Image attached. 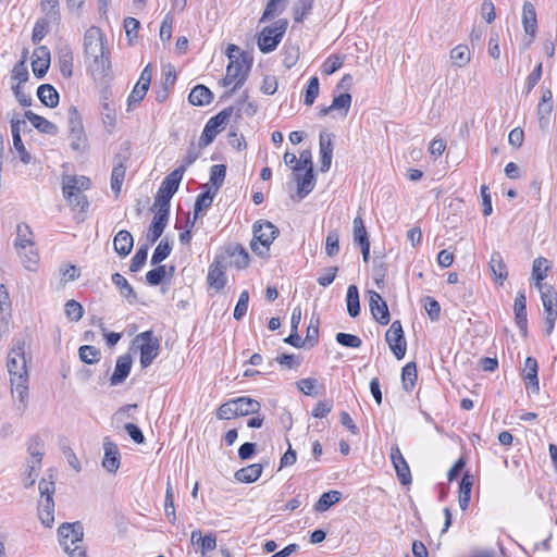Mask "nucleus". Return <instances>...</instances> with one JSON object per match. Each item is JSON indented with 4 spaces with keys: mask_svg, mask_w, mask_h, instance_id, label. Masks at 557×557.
Returning <instances> with one entry per match:
<instances>
[{
    "mask_svg": "<svg viewBox=\"0 0 557 557\" xmlns=\"http://www.w3.org/2000/svg\"><path fill=\"white\" fill-rule=\"evenodd\" d=\"M25 341L21 338L14 339V346L8 358V371L12 385V394L17 395L23 408L26 407L28 398V372L25 359Z\"/></svg>",
    "mask_w": 557,
    "mask_h": 557,
    "instance_id": "obj_1",
    "label": "nucleus"
},
{
    "mask_svg": "<svg viewBox=\"0 0 557 557\" xmlns=\"http://www.w3.org/2000/svg\"><path fill=\"white\" fill-rule=\"evenodd\" d=\"M227 57L230 63L226 67V74L222 79V85L226 87L235 83L233 88L227 92V96H230L239 89L247 81L252 59L249 58L247 53L240 52L239 47L233 44L227 48Z\"/></svg>",
    "mask_w": 557,
    "mask_h": 557,
    "instance_id": "obj_2",
    "label": "nucleus"
},
{
    "mask_svg": "<svg viewBox=\"0 0 557 557\" xmlns=\"http://www.w3.org/2000/svg\"><path fill=\"white\" fill-rule=\"evenodd\" d=\"M58 535L60 545L70 557H86V549L79 545L84 536V528L79 521L62 523Z\"/></svg>",
    "mask_w": 557,
    "mask_h": 557,
    "instance_id": "obj_3",
    "label": "nucleus"
},
{
    "mask_svg": "<svg viewBox=\"0 0 557 557\" xmlns=\"http://www.w3.org/2000/svg\"><path fill=\"white\" fill-rule=\"evenodd\" d=\"M252 233L251 250L261 258L269 257L270 246L278 236L280 230L270 221L259 220L253 223Z\"/></svg>",
    "mask_w": 557,
    "mask_h": 557,
    "instance_id": "obj_4",
    "label": "nucleus"
},
{
    "mask_svg": "<svg viewBox=\"0 0 557 557\" xmlns=\"http://www.w3.org/2000/svg\"><path fill=\"white\" fill-rule=\"evenodd\" d=\"M184 175L183 168H176L165 176L154 197L153 208L157 211L170 214L171 199L177 191Z\"/></svg>",
    "mask_w": 557,
    "mask_h": 557,
    "instance_id": "obj_5",
    "label": "nucleus"
},
{
    "mask_svg": "<svg viewBox=\"0 0 557 557\" xmlns=\"http://www.w3.org/2000/svg\"><path fill=\"white\" fill-rule=\"evenodd\" d=\"M288 26L286 18L277 20L273 25L265 26L259 34L257 45L262 53L274 51L283 39Z\"/></svg>",
    "mask_w": 557,
    "mask_h": 557,
    "instance_id": "obj_6",
    "label": "nucleus"
},
{
    "mask_svg": "<svg viewBox=\"0 0 557 557\" xmlns=\"http://www.w3.org/2000/svg\"><path fill=\"white\" fill-rule=\"evenodd\" d=\"M134 343L138 344L140 351V367L148 368L160 352V341L153 335L151 330L145 331L136 335Z\"/></svg>",
    "mask_w": 557,
    "mask_h": 557,
    "instance_id": "obj_7",
    "label": "nucleus"
},
{
    "mask_svg": "<svg viewBox=\"0 0 557 557\" xmlns=\"http://www.w3.org/2000/svg\"><path fill=\"white\" fill-rule=\"evenodd\" d=\"M69 136L71 137V148L77 152H85L87 149V137L84 132L82 117L75 106L67 110Z\"/></svg>",
    "mask_w": 557,
    "mask_h": 557,
    "instance_id": "obj_8",
    "label": "nucleus"
},
{
    "mask_svg": "<svg viewBox=\"0 0 557 557\" xmlns=\"http://www.w3.org/2000/svg\"><path fill=\"white\" fill-rule=\"evenodd\" d=\"M132 156L128 141L121 144L119 152L113 158V170L111 173V189L119 195L125 177L126 163Z\"/></svg>",
    "mask_w": 557,
    "mask_h": 557,
    "instance_id": "obj_9",
    "label": "nucleus"
},
{
    "mask_svg": "<svg viewBox=\"0 0 557 557\" xmlns=\"http://www.w3.org/2000/svg\"><path fill=\"white\" fill-rule=\"evenodd\" d=\"M234 111L233 107L224 108L212 116L205 125L199 139L200 147H207L215 139L216 135L224 128Z\"/></svg>",
    "mask_w": 557,
    "mask_h": 557,
    "instance_id": "obj_10",
    "label": "nucleus"
},
{
    "mask_svg": "<svg viewBox=\"0 0 557 557\" xmlns=\"http://www.w3.org/2000/svg\"><path fill=\"white\" fill-rule=\"evenodd\" d=\"M218 257H223V262L227 263V267H235L237 270L246 269L250 261L247 249L238 243L225 245L223 250L218 253Z\"/></svg>",
    "mask_w": 557,
    "mask_h": 557,
    "instance_id": "obj_11",
    "label": "nucleus"
},
{
    "mask_svg": "<svg viewBox=\"0 0 557 557\" xmlns=\"http://www.w3.org/2000/svg\"><path fill=\"white\" fill-rule=\"evenodd\" d=\"M385 341L396 359L401 360L407 351V343L403 325L399 320H395L391 324L389 329L385 333Z\"/></svg>",
    "mask_w": 557,
    "mask_h": 557,
    "instance_id": "obj_12",
    "label": "nucleus"
},
{
    "mask_svg": "<svg viewBox=\"0 0 557 557\" xmlns=\"http://www.w3.org/2000/svg\"><path fill=\"white\" fill-rule=\"evenodd\" d=\"M84 54L86 58L96 57L106 51L104 36L100 28L96 26L89 27L84 34Z\"/></svg>",
    "mask_w": 557,
    "mask_h": 557,
    "instance_id": "obj_13",
    "label": "nucleus"
},
{
    "mask_svg": "<svg viewBox=\"0 0 557 557\" xmlns=\"http://www.w3.org/2000/svg\"><path fill=\"white\" fill-rule=\"evenodd\" d=\"M70 176H64L62 191L64 198L69 201V203L73 207V209H79L81 211H86L89 207V202L87 197L83 194L79 186L77 184L70 182Z\"/></svg>",
    "mask_w": 557,
    "mask_h": 557,
    "instance_id": "obj_14",
    "label": "nucleus"
},
{
    "mask_svg": "<svg viewBox=\"0 0 557 557\" xmlns=\"http://www.w3.org/2000/svg\"><path fill=\"white\" fill-rule=\"evenodd\" d=\"M369 308L373 319L381 325H386L391 321V314L386 301L375 290H369Z\"/></svg>",
    "mask_w": 557,
    "mask_h": 557,
    "instance_id": "obj_15",
    "label": "nucleus"
},
{
    "mask_svg": "<svg viewBox=\"0 0 557 557\" xmlns=\"http://www.w3.org/2000/svg\"><path fill=\"white\" fill-rule=\"evenodd\" d=\"M226 268L227 263L223 262V257H218V255L209 267L207 282L216 290H221L226 284Z\"/></svg>",
    "mask_w": 557,
    "mask_h": 557,
    "instance_id": "obj_16",
    "label": "nucleus"
},
{
    "mask_svg": "<svg viewBox=\"0 0 557 557\" xmlns=\"http://www.w3.org/2000/svg\"><path fill=\"white\" fill-rule=\"evenodd\" d=\"M515 321L523 337L528 334V314L525 292L519 290L513 302Z\"/></svg>",
    "mask_w": 557,
    "mask_h": 557,
    "instance_id": "obj_17",
    "label": "nucleus"
},
{
    "mask_svg": "<svg viewBox=\"0 0 557 557\" xmlns=\"http://www.w3.org/2000/svg\"><path fill=\"white\" fill-rule=\"evenodd\" d=\"M32 62L33 73L37 78H42L50 66V51L46 46H39L34 50Z\"/></svg>",
    "mask_w": 557,
    "mask_h": 557,
    "instance_id": "obj_18",
    "label": "nucleus"
},
{
    "mask_svg": "<svg viewBox=\"0 0 557 557\" xmlns=\"http://www.w3.org/2000/svg\"><path fill=\"white\" fill-rule=\"evenodd\" d=\"M553 111V94L550 89L542 92L541 100L537 104L539 126L542 131H547Z\"/></svg>",
    "mask_w": 557,
    "mask_h": 557,
    "instance_id": "obj_19",
    "label": "nucleus"
},
{
    "mask_svg": "<svg viewBox=\"0 0 557 557\" xmlns=\"http://www.w3.org/2000/svg\"><path fill=\"white\" fill-rule=\"evenodd\" d=\"M132 364L133 360L131 355L126 354L117 357L114 371L110 377V385L116 386L122 384L129 375Z\"/></svg>",
    "mask_w": 557,
    "mask_h": 557,
    "instance_id": "obj_20",
    "label": "nucleus"
},
{
    "mask_svg": "<svg viewBox=\"0 0 557 557\" xmlns=\"http://www.w3.org/2000/svg\"><path fill=\"white\" fill-rule=\"evenodd\" d=\"M522 24L527 35L531 38L525 44V47H529L533 39L535 38L536 29H537V20L536 12L534 5L530 1H525L522 8Z\"/></svg>",
    "mask_w": 557,
    "mask_h": 557,
    "instance_id": "obj_21",
    "label": "nucleus"
},
{
    "mask_svg": "<svg viewBox=\"0 0 557 557\" xmlns=\"http://www.w3.org/2000/svg\"><path fill=\"white\" fill-rule=\"evenodd\" d=\"M170 214L159 212L157 211L153 215V219L149 225L148 232H147V240L150 245L154 244L163 234L168 222H169Z\"/></svg>",
    "mask_w": 557,
    "mask_h": 557,
    "instance_id": "obj_22",
    "label": "nucleus"
},
{
    "mask_svg": "<svg viewBox=\"0 0 557 557\" xmlns=\"http://www.w3.org/2000/svg\"><path fill=\"white\" fill-rule=\"evenodd\" d=\"M333 134L322 132L320 134L321 172H327L331 168L333 156Z\"/></svg>",
    "mask_w": 557,
    "mask_h": 557,
    "instance_id": "obj_23",
    "label": "nucleus"
},
{
    "mask_svg": "<svg viewBox=\"0 0 557 557\" xmlns=\"http://www.w3.org/2000/svg\"><path fill=\"white\" fill-rule=\"evenodd\" d=\"M397 479L403 486H409L412 482L411 471L404 455H389Z\"/></svg>",
    "mask_w": 557,
    "mask_h": 557,
    "instance_id": "obj_24",
    "label": "nucleus"
},
{
    "mask_svg": "<svg viewBox=\"0 0 557 557\" xmlns=\"http://www.w3.org/2000/svg\"><path fill=\"white\" fill-rule=\"evenodd\" d=\"M297 182V196L299 199L307 197L315 185V176L313 169H307L304 174L295 173Z\"/></svg>",
    "mask_w": 557,
    "mask_h": 557,
    "instance_id": "obj_25",
    "label": "nucleus"
},
{
    "mask_svg": "<svg viewBox=\"0 0 557 557\" xmlns=\"http://www.w3.org/2000/svg\"><path fill=\"white\" fill-rule=\"evenodd\" d=\"M24 116L40 133L48 135H57L59 133V127L54 123L30 110L25 111Z\"/></svg>",
    "mask_w": 557,
    "mask_h": 557,
    "instance_id": "obj_26",
    "label": "nucleus"
},
{
    "mask_svg": "<svg viewBox=\"0 0 557 557\" xmlns=\"http://www.w3.org/2000/svg\"><path fill=\"white\" fill-rule=\"evenodd\" d=\"M134 246L133 235L126 231L122 230L117 232V234L113 238V247L115 252L122 258L128 256Z\"/></svg>",
    "mask_w": 557,
    "mask_h": 557,
    "instance_id": "obj_27",
    "label": "nucleus"
},
{
    "mask_svg": "<svg viewBox=\"0 0 557 557\" xmlns=\"http://www.w3.org/2000/svg\"><path fill=\"white\" fill-rule=\"evenodd\" d=\"M215 195L216 193L212 191L211 188H207V190L197 196L194 205V219L190 222V227H193L196 220L202 216L203 212L211 207Z\"/></svg>",
    "mask_w": 557,
    "mask_h": 557,
    "instance_id": "obj_28",
    "label": "nucleus"
},
{
    "mask_svg": "<svg viewBox=\"0 0 557 557\" xmlns=\"http://www.w3.org/2000/svg\"><path fill=\"white\" fill-rule=\"evenodd\" d=\"M488 265L494 275L495 282L503 285L504 281L508 276V271L499 251H494L492 253Z\"/></svg>",
    "mask_w": 557,
    "mask_h": 557,
    "instance_id": "obj_29",
    "label": "nucleus"
},
{
    "mask_svg": "<svg viewBox=\"0 0 557 557\" xmlns=\"http://www.w3.org/2000/svg\"><path fill=\"white\" fill-rule=\"evenodd\" d=\"M540 293L546 318H557V292L555 288L548 286Z\"/></svg>",
    "mask_w": 557,
    "mask_h": 557,
    "instance_id": "obj_30",
    "label": "nucleus"
},
{
    "mask_svg": "<svg viewBox=\"0 0 557 557\" xmlns=\"http://www.w3.org/2000/svg\"><path fill=\"white\" fill-rule=\"evenodd\" d=\"M213 100V92L205 85L195 86L188 96V101L193 106L202 107Z\"/></svg>",
    "mask_w": 557,
    "mask_h": 557,
    "instance_id": "obj_31",
    "label": "nucleus"
},
{
    "mask_svg": "<svg viewBox=\"0 0 557 557\" xmlns=\"http://www.w3.org/2000/svg\"><path fill=\"white\" fill-rule=\"evenodd\" d=\"M37 97L48 108H55L59 104L60 96L57 89L50 84H42L37 89Z\"/></svg>",
    "mask_w": 557,
    "mask_h": 557,
    "instance_id": "obj_32",
    "label": "nucleus"
},
{
    "mask_svg": "<svg viewBox=\"0 0 557 557\" xmlns=\"http://www.w3.org/2000/svg\"><path fill=\"white\" fill-rule=\"evenodd\" d=\"M112 283L119 288L122 297L128 300L129 304H135L138 300L137 294L128 281L120 273H114L111 276Z\"/></svg>",
    "mask_w": 557,
    "mask_h": 557,
    "instance_id": "obj_33",
    "label": "nucleus"
},
{
    "mask_svg": "<svg viewBox=\"0 0 557 557\" xmlns=\"http://www.w3.org/2000/svg\"><path fill=\"white\" fill-rule=\"evenodd\" d=\"M38 517L41 523L51 528L54 522V500L48 498H39L38 502Z\"/></svg>",
    "mask_w": 557,
    "mask_h": 557,
    "instance_id": "obj_34",
    "label": "nucleus"
},
{
    "mask_svg": "<svg viewBox=\"0 0 557 557\" xmlns=\"http://www.w3.org/2000/svg\"><path fill=\"white\" fill-rule=\"evenodd\" d=\"M547 262V259L543 257H539L533 261L532 278L535 280V285L540 292L544 290L545 287L549 286L542 283V281L547 276V271L549 269Z\"/></svg>",
    "mask_w": 557,
    "mask_h": 557,
    "instance_id": "obj_35",
    "label": "nucleus"
},
{
    "mask_svg": "<svg viewBox=\"0 0 557 557\" xmlns=\"http://www.w3.org/2000/svg\"><path fill=\"white\" fill-rule=\"evenodd\" d=\"M58 59L61 74L69 78L73 74V52L70 46L65 45L59 49Z\"/></svg>",
    "mask_w": 557,
    "mask_h": 557,
    "instance_id": "obj_36",
    "label": "nucleus"
},
{
    "mask_svg": "<svg viewBox=\"0 0 557 557\" xmlns=\"http://www.w3.org/2000/svg\"><path fill=\"white\" fill-rule=\"evenodd\" d=\"M262 473V466L260 463H253L248 467L237 470L234 474L238 482L253 483Z\"/></svg>",
    "mask_w": 557,
    "mask_h": 557,
    "instance_id": "obj_37",
    "label": "nucleus"
},
{
    "mask_svg": "<svg viewBox=\"0 0 557 557\" xmlns=\"http://www.w3.org/2000/svg\"><path fill=\"white\" fill-rule=\"evenodd\" d=\"M191 543L194 545H200L201 554L205 555L206 552H211L215 549L216 537L212 533L201 536V531L195 530L191 532Z\"/></svg>",
    "mask_w": 557,
    "mask_h": 557,
    "instance_id": "obj_38",
    "label": "nucleus"
},
{
    "mask_svg": "<svg viewBox=\"0 0 557 557\" xmlns=\"http://www.w3.org/2000/svg\"><path fill=\"white\" fill-rule=\"evenodd\" d=\"M347 312L351 318L360 314L359 289L356 285H349L346 294Z\"/></svg>",
    "mask_w": 557,
    "mask_h": 557,
    "instance_id": "obj_39",
    "label": "nucleus"
},
{
    "mask_svg": "<svg viewBox=\"0 0 557 557\" xmlns=\"http://www.w3.org/2000/svg\"><path fill=\"white\" fill-rule=\"evenodd\" d=\"M342 498V493L338 491H329L323 493L314 505V510L318 512H324L330 509L333 505L338 503Z\"/></svg>",
    "mask_w": 557,
    "mask_h": 557,
    "instance_id": "obj_40",
    "label": "nucleus"
},
{
    "mask_svg": "<svg viewBox=\"0 0 557 557\" xmlns=\"http://www.w3.org/2000/svg\"><path fill=\"white\" fill-rule=\"evenodd\" d=\"M226 176V165L225 164H214L210 169V186L212 191L218 193L222 187L224 180Z\"/></svg>",
    "mask_w": 557,
    "mask_h": 557,
    "instance_id": "obj_41",
    "label": "nucleus"
},
{
    "mask_svg": "<svg viewBox=\"0 0 557 557\" xmlns=\"http://www.w3.org/2000/svg\"><path fill=\"white\" fill-rule=\"evenodd\" d=\"M109 51L106 50L103 53H99L96 57H90L92 59L91 70L95 75L99 77H104L108 75L110 70V61H109Z\"/></svg>",
    "mask_w": 557,
    "mask_h": 557,
    "instance_id": "obj_42",
    "label": "nucleus"
},
{
    "mask_svg": "<svg viewBox=\"0 0 557 557\" xmlns=\"http://www.w3.org/2000/svg\"><path fill=\"white\" fill-rule=\"evenodd\" d=\"M40 455H32V458L27 460L26 467L28 469L27 475L23 479V484L25 488H28L35 484L36 478L38 475V469L41 465Z\"/></svg>",
    "mask_w": 557,
    "mask_h": 557,
    "instance_id": "obj_43",
    "label": "nucleus"
},
{
    "mask_svg": "<svg viewBox=\"0 0 557 557\" xmlns=\"http://www.w3.org/2000/svg\"><path fill=\"white\" fill-rule=\"evenodd\" d=\"M236 406L238 407L239 416H249L258 413L261 406L260 403L250 397H238L235 398Z\"/></svg>",
    "mask_w": 557,
    "mask_h": 557,
    "instance_id": "obj_44",
    "label": "nucleus"
},
{
    "mask_svg": "<svg viewBox=\"0 0 557 557\" xmlns=\"http://www.w3.org/2000/svg\"><path fill=\"white\" fill-rule=\"evenodd\" d=\"M79 360L86 364L98 363L101 358V351L96 346L83 345L78 348Z\"/></svg>",
    "mask_w": 557,
    "mask_h": 557,
    "instance_id": "obj_45",
    "label": "nucleus"
},
{
    "mask_svg": "<svg viewBox=\"0 0 557 557\" xmlns=\"http://www.w3.org/2000/svg\"><path fill=\"white\" fill-rule=\"evenodd\" d=\"M418 377L417 366L414 362H408L401 370V382L405 391L413 388Z\"/></svg>",
    "mask_w": 557,
    "mask_h": 557,
    "instance_id": "obj_46",
    "label": "nucleus"
},
{
    "mask_svg": "<svg viewBox=\"0 0 557 557\" xmlns=\"http://www.w3.org/2000/svg\"><path fill=\"white\" fill-rule=\"evenodd\" d=\"M312 7L313 0H296L293 5L294 21L296 23H302L310 14Z\"/></svg>",
    "mask_w": 557,
    "mask_h": 557,
    "instance_id": "obj_47",
    "label": "nucleus"
},
{
    "mask_svg": "<svg viewBox=\"0 0 557 557\" xmlns=\"http://www.w3.org/2000/svg\"><path fill=\"white\" fill-rule=\"evenodd\" d=\"M172 251V243H170L166 238L162 239L159 245L156 247L150 263L152 265L160 264L163 260H165Z\"/></svg>",
    "mask_w": 557,
    "mask_h": 557,
    "instance_id": "obj_48",
    "label": "nucleus"
},
{
    "mask_svg": "<svg viewBox=\"0 0 557 557\" xmlns=\"http://www.w3.org/2000/svg\"><path fill=\"white\" fill-rule=\"evenodd\" d=\"M149 244H143L136 250V253L131 260L129 271L133 273L138 272L146 263L148 258Z\"/></svg>",
    "mask_w": 557,
    "mask_h": 557,
    "instance_id": "obj_49",
    "label": "nucleus"
},
{
    "mask_svg": "<svg viewBox=\"0 0 557 557\" xmlns=\"http://www.w3.org/2000/svg\"><path fill=\"white\" fill-rule=\"evenodd\" d=\"M450 59L454 65L462 67L470 61L469 48L465 45H459L450 51Z\"/></svg>",
    "mask_w": 557,
    "mask_h": 557,
    "instance_id": "obj_50",
    "label": "nucleus"
},
{
    "mask_svg": "<svg viewBox=\"0 0 557 557\" xmlns=\"http://www.w3.org/2000/svg\"><path fill=\"white\" fill-rule=\"evenodd\" d=\"M40 2L41 10L46 13L47 17H49L53 24L59 25L61 21L59 0H40Z\"/></svg>",
    "mask_w": 557,
    "mask_h": 557,
    "instance_id": "obj_51",
    "label": "nucleus"
},
{
    "mask_svg": "<svg viewBox=\"0 0 557 557\" xmlns=\"http://www.w3.org/2000/svg\"><path fill=\"white\" fill-rule=\"evenodd\" d=\"M38 490L40 493V498L53 499V495L55 493V483L53 481L52 470H49L48 478H42L39 481Z\"/></svg>",
    "mask_w": 557,
    "mask_h": 557,
    "instance_id": "obj_52",
    "label": "nucleus"
},
{
    "mask_svg": "<svg viewBox=\"0 0 557 557\" xmlns=\"http://www.w3.org/2000/svg\"><path fill=\"white\" fill-rule=\"evenodd\" d=\"M320 83L317 76H312L309 78L308 84L305 89V99L304 103L306 106H312L319 96Z\"/></svg>",
    "mask_w": 557,
    "mask_h": 557,
    "instance_id": "obj_53",
    "label": "nucleus"
},
{
    "mask_svg": "<svg viewBox=\"0 0 557 557\" xmlns=\"http://www.w3.org/2000/svg\"><path fill=\"white\" fill-rule=\"evenodd\" d=\"M354 242L359 246L369 244V235L360 216L354 219Z\"/></svg>",
    "mask_w": 557,
    "mask_h": 557,
    "instance_id": "obj_54",
    "label": "nucleus"
},
{
    "mask_svg": "<svg viewBox=\"0 0 557 557\" xmlns=\"http://www.w3.org/2000/svg\"><path fill=\"white\" fill-rule=\"evenodd\" d=\"M32 234V231L29 230L28 225L25 223L17 224L16 227V240L15 246L17 249H26L27 246H32V240L28 237V235Z\"/></svg>",
    "mask_w": 557,
    "mask_h": 557,
    "instance_id": "obj_55",
    "label": "nucleus"
},
{
    "mask_svg": "<svg viewBox=\"0 0 557 557\" xmlns=\"http://www.w3.org/2000/svg\"><path fill=\"white\" fill-rule=\"evenodd\" d=\"M53 23L49 17L38 20L34 26L32 40L38 45L49 32V24Z\"/></svg>",
    "mask_w": 557,
    "mask_h": 557,
    "instance_id": "obj_56",
    "label": "nucleus"
},
{
    "mask_svg": "<svg viewBox=\"0 0 557 557\" xmlns=\"http://www.w3.org/2000/svg\"><path fill=\"white\" fill-rule=\"evenodd\" d=\"M166 265L158 264L154 269L146 273V282L150 286H158L166 278Z\"/></svg>",
    "mask_w": 557,
    "mask_h": 557,
    "instance_id": "obj_57",
    "label": "nucleus"
},
{
    "mask_svg": "<svg viewBox=\"0 0 557 557\" xmlns=\"http://www.w3.org/2000/svg\"><path fill=\"white\" fill-rule=\"evenodd\" d=\"M237 416L239 414L235 399L222 404L216 410V417L221 420H228Z\"/></svg>",
    "mask_w": 557,
    "mask_h": 557,
    "instance_id": "obj_58",
    "label": "nucleus"
},
{
    "mask_svg": "<svg viewBox=\"0 0 557 557\" xmlns=\"http://www.w3.org/2000/svg\"><path fill=\"white\" fill-rule=\"evenodd\" d=\"M65 314L71 321L77 322L84 315V308L78 301L70 299L65 302Z\"/></svg>",
    "mask_w": 557,
    "mask_h": 557,
    "instance_id": "obj_59",
    "label": "nucleus"
},
{
    "mask_svg": "<svg viewBox=\"0 0 557 557\" xmlns=\"http://www.w3.org/2000/svg\"><path fill=\"white\" fill-rule=\"evenodd\" d=\"M325 252L329 257H334L339 252V234L336 230L330 231L326 236Z\"/></svg>",
    "mask_w": 557,
    "mask_h": 557,
    "instance_id": "obj_60",
    "label": "nucleus"
},
{
    "mask_svg": "<svg viewBox=\"0 0 557 557\" xmlns=\"http://www.w3.org/2000/svg\"><path fill=\"white\" fill-rule=\"evenodd\" d=\"M351 95L349 92H341L337 96H334L331 109L334 110H344V115H346L351 106Z\"/></svg>",
    "mask_w": 557,
    "mask_h": 557,
    "instance_id": "obj_61",
    "label": "nucleus"
},
{
    "mask_svg": "<svg viewBox=\"0 0 557 557\" xmlns=\"http://www.w3.org/2000/svg\"><path fill=\"white\" fill-rule=\"evenodd\" d=\"M335 338L336 342L344 347L359 348L362 345V341L359 336L349 333L339 332L336 334Z\"/></svg>",
    "mask_w": 557,
    "mask_h": 557,
    "instance_id": "obj_62",
    "label": "nucleus"
},
{
    "mask_svg": "<svg viewBox=\"0 0 557 557\" xmlns=\"http://www.w3.org/2000/svg\"><path fill=\"white\" fill-rule=\"evenodd\" d=\"M149 86L143 85L137 82L127 98L128 107L131 108L132 106L138 104L145 98Z\"/></svg>",
    "mask_w": 557,
    "mask_h": 557,
    "instance_id": "obj_63",
    "label": "nucleus"
},
{
    "mask_svg": "<svg viewBox=\"0 0 557 557\" xmlns=\"http://www.w3.org/2000/svg\"><path fill=\"white\" fill-rule=\"evenodd\" d=\"M25 58L26 57L24 55L23 59L18 61L12 70V78L16 79L18 82L17 84L20 85L27 82L29 77Z\"/></svg>",
    "mask_w": 557,
    "mask_h": 557,
    "instance_id": "obj_64",
    "label": "nucleus"
}]
</instances>
